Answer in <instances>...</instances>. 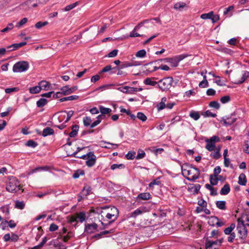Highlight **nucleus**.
Instances as JSON below:
<instances>
[{
	"label": "nucleus",
	"mask_w": 249,
	"mask_h": 249,
	"mask_svg": "<svg viewBox=\"0 0 249 249\" xmlns=\"http://www.w3.org/2000/svg\"><path fill=\"white\" fill-rule=\"evenodd\" d=\"M190 116L193 118L196 121L200 118L199 114L196 111H192L190 113Z\"/></svg>",
	"instance_id": "nucleus-44"
},
{
	"label": "nucleus",
	"mask_w": 249,
	"mask_h": 249,
	"mask_svg": "<svg viewBox=\"0 0 249 249\" xmlns=\"http://www.w3.org/2000/svg\"><path fill=\"white\" fill-rule=\"evenodd\" d=\"M213 16V11H211L208 13L203 14L200 16V18L203 19H211Z\"/></svg>",
	"instance_id": "nucleus-41"
},
{
	"label": "nucleus",
	"mask_w": 249,
	"mask_h": 249,
	"mask_svg": "<svg viewBox=\"0 0 249 249\" xmlns=\"http://www.w3.org/2000/svg\"><path fill=\"white\" fill-rule=\"evenodd\" d=\"M145 156V153L143 150L139 151L136 157V159L139 160L144 158Z\"/></svg>",
	"instance_id": "nucleus-58"
},
{
	"label": "nucleus",
	"mask_w": 249,
	"mask_h": 249,
	"mask_svg": "<svg viewBox=\"0 0 249 249\" xmlns=\"http://www.w3.org/2000/svg\"><path fill=\"white\" fill-rule=\"evenodd\" d=\"M218 245V241L217 240L213 241L209 240L208 239H207L206 240L205 243V247L206 249H209L210 248H212L213 245Z\"/></svg>",
	"instance_id": "nucleus-25"
},
{
	"label": "nucleus",
	"mask_w": 249,
	"mask_h": 249,
	"mask_svg": "<svg viewBox=\"0 0 249 249\" xmlns=\"http://www.w3.org/2000/svg\"><path fill=\"white\" fill-rule=\"evenodd\" d=\"M14 27V25L13 23H9L7 27L3 29L2 30H1V32L2 33H5L7 32L10 30H11Z\"/></svg>",
	"instance_id": "nucleus-53"
},
{
	"label": "nucleus",
	"mask_w": 249,
	"mask_h": 249,
	"mask_svg": "<svg viewBox=\"0 0 249 249\" xmlns=\"http://www.w3.org/2000/svg\"><path fill=\"white\" fill-rule=\"evenodd\" d=\"M118 50L114 49L109 53L107 54V56L108 57H114L116 56L118 54Z\"/></svg>",
	"instance_id": "nucleus-62"
},
{
	"label": "nucleus",
	"mask_w": 249,
	"mask_h": 249,
	"mask_svg": "<svg viewBox=\"0 0 249 249\" xmlns=\"http://www.w3.org/2000/svg\"><path fill=\"white\" fill-rule=\"evenodd\" d=\"M244 145H245V148L243 150L244 152L247 154H249V141H245Z\"/></svg>",
	"instance_id": "nucleus-64"
},
{
	"label": "nucleus",
	"mask_w": 249,
	"mask_h": 249,
	"mask_svg": "<svg viewBox=\"0 0 249 249\" xmlns=\"http://www.w3.org/2000/svg\"><path fill=\"white\" fill-rule=\"evenodd\" d=\"M235 227V225L234 223H231L230 226L227 228H226L224 230V232L226 235H229V234L232 233V231L234 229Z\"/></svg>",
	"instance_id": "nucleus-31"
},
{
	"label": "nucleus",
	"mask_w": 249,
	"mask_h": 249,
	"mask_svg": "<svg viewBox=\"0 0 249 249\" xmlns=\"http://www.w3.org/2000/svg\"><path fill=\"white\" fill-rule=\"evenodd\" d=\"M19 182L15 177L10 178L6 185V190L11 193H16L21 189Z\"/></svg>",
	"instance_id": "nucleus-2"
},
{
	"label": "nucleus",
	"mask_w": 249,
	"mask_h": 249,
	"mask_svg": "<svg viewBox=\"0 0 249 249\" xmlns=\"http://www.w3.org/2000/svg\"><path fill=\"white\" fill-rule=\"evenodd\" d=\"M238 224L237 226V229H239V228H242L243 230V235L241 236V239H245L247 235V230L246 229L245 224L244 221L240 218H238L237 220Z\"/></svg>",
	"instance_id": "nucleus-10"
},
{
	"label": "nucleus",
	"mask_w": 249,
	"mask_h": 249,
	"mask_svg": "<svg viewBox=\"0 0 249 249\" xmlns=\"http://www.w3.org/2000/svg\"><path fill=\"white\" fill-rule=\"evenodd\" d=\"M79 98V96L77 95H71L68 97H63L60 99L59 101L60 102H63L67 101H71L77 100Z\"/></svg>",
	"instance_id": "nucleus-28"
},
{
	"label": "nucleus",
	"mask_w": 249,
	"mask_h": 249,
	"mask_svg": "<svg viewBox=\"0 0 249 249\" xmlns=\"http://www.w3.org/2000/svg\"><path fill=\"white\" fill-rule=\"evenodd\" d=\"M25 207V203L23 201H20L18 200H16L15 201V208L22 210Z\"/></svg>",
	"instance_id": "nucleus-37"
},
{
	"label": "nucleus",
	"mask_w": 249,
	"mask_h": 249,
	"mask_svg": "<svg viewBox=\"0 0 249 249\" xmlns=\"http://www.w3.org/2000/svg\"><path fill=\"white\" fill-rule=\"evenodd\" d=\"M27 44L26 42H22L19 43H14L7 47L8 49H10L9 51L16 50L20 47H21Z\"/></svg>",
	"instance_id": "nucleus-12"
},
{
	"label": "nucleus",
	"mask_w": 249,
	"mask_h": 249,
	"mask_svg": "<svg viewBox=\"0 0 249 249\" xmlns=\"http://www.w3.org/2000/svg\"><path fill=\"white\" fill-rule=\"evenodd\" d=\"M229 236L228 238V241L230 243H232L236 237L235 233L232 232V233L229 234Z\"/></svg>",
	"instance_id": "nucleus-59"
},
{
	"label": "nucleus",
	"mask_w": 249,
	"mask_h": 249,
	"mask_svg": "<svg viewBox=\"0 0 249 249\" xmlns=\"http://www.w3.org/2000/svg\"><path fill=\"white\" fill-rule=\"evenodd\" d=\"M249 77V72L247 71H245L244 73L242 75L241 79L240 80H239L236 84H242L247 78Z\"/></svg>",
	"instance_id": "nucleus-33"
},
{
	"label": "nucleus",
	"mask_w": 249,
	"mask_h": 249,
	"mask_svg": "<svg viewBox=\"0 0 249 249\" xmlns=\"http://www.w3.org/2000/svg\"><path fill=\"white\" fill-rule=\"evenodd\" d=\"M211 156L213 159L217 160L221 157V155L219 151H215L213 153H212Z\"/></svg>",
	"instance_id": "nucleus-54"
},
{
	"label": "nucleus",
	"mask_w": 249,
	"mask_h": 249,
	"mask_svg": "<svg viewBox=\"0 0 249 249\" xmlns=\"http://www.w3.org/2000/svg\"><path fill=\"white\" fill-rule=\"evenodd\" d=\"M78 4H79V2L76 1L75 3L68 5L67 6H66L65 8H64V11H69L72 9L74 7H75L76 6H77L78 5Z\"/></svg>",
	"instance_id": "nucleus-42"
},
{
	"label": "nucleus",
	"mask_w": 249,
	"mask_h": 249,
	"mask_svg": "<svg viewBox=\"0 0 249 249\" xmlns=\"http://www.w3.org/2000/svg\"><path fill=\"white\" fill-rule=\"evenodd\" d=\"M91 187L89 185H86L83 187L81 194H82L83 196L86 197L91 193Z\"/></svg>",
	"instance_id": "nucleus-18"
},
{
	"label": "nucleus",
	"mask_w": 249,
	"mask_h": 249,
	"mask_svg": "<svg viewBox=\"0 0 249 249\" xmlns=\"http://www.w3.org/2000/svg\"><path fill=\"white\" fill-rule=\"evenodd\" d=\"M205 142L207 143L206 149L209 151H212L215 148V143L220 142V138L217 136H213L210 139H207Z\"/></svg>",
	"instance_id": "nucleus-4"
},
{
	"label": "nucleus",
	"mask_w": 249,
	"mask_h": 249,
	"mask_svg": "<svg viewBox=\"0 0 249 249\" xmlns=\"http://www.w3.org/2000/svg\"><path fill=\"white\" fill-rule=\"evenodd\" d=\"M234 116L235 115L231 114L230 116L223 117L222 118L221 122H223V124L226 126L231 125L236 121V118Z\"/></svg>",
	"instance_id": "nucleus-7"
},
{
	"label": "nucleus",
	"mask_w": 249,
	"mask_h": 249,
	"mask_svg": "<svg viewBox=\"0 0 249 249\" xmlns=\"http://www.w3.org/2000/svg\"><path fill=\"white\" fill-rule=\"evenodd\" d=\"M119 67L118 66L114 67L113 68L111 67V65H107L106 67H105L100 72L99 74H101L103 72H106L109 71L111 70H119Z\"/></svg>",
	"instance_id": "nucleus-22"
},
{
	"label": "nucleus",
	"mask_w": 249,
	"mask_h": 249,
	"mask_svg": "<svg viewBox=\"0 0 249 249\" xmlns=\"http://www.w3.org/2000/svg\"><path fill=\"white\" fill-rule=\"evenodd\" d=\"M38 145L37 143L32 140L28 141L26 143V145L33 148L36 147Z\"/></svg>",
	"instance_id": "nucleus-45"
},
{
	"label": "nucleus",
	"mask_w": 249,
	"mask_h": 249,
	"mask_svg": "<svg viewBox=\"0 0 249 249\" xmlns=\"http://www.w3.org/2000/svg\"><path fill=\"white\" fill-rule=\"evenodd\" d=\"M219 180H220V178H215L213 175L210 176V182L212 185H217Z\"/></svg>",
	"instance_id": "nucleus-38"
},
{
	"label": "nucleus",
	"mask_w": 249,
	"mask_h": 249,
	"mask_svg": "<svg viewBox=\"0 0 249 249\" xmlns=\"http://www.w3.org/2000/svg\"><path fill=\"white\" fill-rule=\"evenodd\" d=\"M111 211L114 212L116 214L108 213H107L106 217L107 219H111L112 217H114V219L112 220L109 221L107 224H104L103 222H101L102 225L104 227V228H106L107 226L110 225L117 218L119 215L118 210L116 207H114L111 209Z\"/></svg>",
	"instance_id": "nucleus-6"
},
{
	"label": "nucleus",
	"mask_w": 249,
	"mask_h": 249,
	"mask_svg": "<svg viewBox=\"0 0 249 249\" xmlns=\"http://www.w3.org/2000/svg\"><path fill=\"white\" fill-rule=\"evenodd\" d=\"M38 85L39 86V87L41 88V90L43 89L45 90H47L49 89L51 84L46 81H41L40 82L38 83Z\"/></svg>",
	"instance_id": "nucleus-23"
},
{
	"label": "nucleus",
	"mask_w": 249,
	"mask_h": 249,
	"mask_svg": "<svg viewBox=\"0 0 249 249\" xmlns=\"http://www.w3.org/2000/svg\"><path fill=\"white\" fill-rule=\"evenodd\" d=\"M19 90V89L18 87L9 88L5 89V93L8 94L13 92H17Z\"/></svg>",
	"instance_id": "nucleus-46"
},
{
	"label": "nucleus",
	"mask_w": 249,
	"mask_h": 249,
	"mask_svg": "<svg viewBox=\"0 0 249 249\" xmlns=\"http://www.w3.org/2000/svg\"><path fill=\"white\" fill-rule=\"evenodd\" d=\"M155 77L146 78L144 80L143 83H144V84H145L146 85H150V86H155L158 83V82H157L156 81H154L152 80V79H155Z\"/></svg>",
	"instance_id": "nucleus-27"
},
{
	"label": "nucleus",
	"mask_w": 249,
	"mask_h": 249,
	"mask_svg": "<svg viewBox=\"0 0 249 249\" xmlns=\"http://www.w3.org/2000/svg\"><path fill=\"white\" fill-rule=\"evenodd\" d=\"M187 54H182L178 55L175 56L173 57V60L175 62V65H174L175 67H177L178 65V63L188 56Z\"/></svg>",
	"instance_id": "nucleus-13"
},
{
	"label": "nucleus",
	"mask_w": 249,
	"mask_h": 249,
	"mask_svg": "<svg viewBox=\"0 0 249 249\" xmlns=\"http://www.w3.org/2000/svg\"><path fill=\"white\" fill-rule=\"evenodd\" d=\"M47 103V99L45 98H40L36 102V106L38 107H44Z\"/></svg>",
	"instance_id": "nucleus-36"
},
{
	"label": "nucleus",
	"mask_w": 249,
	"mask_h": 249,
	"mask_svg": "<svg viewBox=\"0 0 249 249\" xmlns=\"http://www.w3.org/2000/svg\"><path fill=\"white\" fill-rule=\"evenodd\" d=\"M181 171L184 177L185 175L191 176V177H186V178L192 181L197 179L200 175V171L198 168L187 163H184L181 166Z\"/></svg>",
	"instance_id": "nucleus-1"
},
{
	"label": "nucleus",
	"mask_w": 249,
	"mask_h": 249,
	"mask_svg": "<svg viewBox=\"0 0 249 249\" xmlns=\"http://www.w3.org/2000/svg\"><path fill=\"white\" fill-rule=\"evenodd\" d=\"M230 185L228 183H226L221 188L220 193L221 195H227L230 193Z\"/></svg>",
	"instance_id": "nucleus-19"
},
{
	"label": "nucleus",
	"mask_w": 249,
	"mask_h": 249,
	"mask_svg": "<svg viewBox=\"0 0 249 249\" xmlns=\"http://www.w3.org/2000/svg\"><path fill=\"white\" fill-rule=\"evenodd\" d=\"M72 131L69 133L70 137H75L77 134L79 129V126L77 124L73 125L71 126Z\"/></svg>",
	"instance_id": "nucleus-21"
},
{
	"label": "nucleus",
	"mask_w": 249,
	"mask_h": 249,
	"mask_svg": "<svg viewBox=\"0 0 249 249\" xmlns=\"http://www.w3.org/2000/svg\"><path fill=\"white\" fill-rule=\"evenodd\" d=\"M186 6L185 3L183 2H177L174 4V8L177 10L181 11Z\"/></svg>",
	"instance_id": "nucleus-30"
},
{
	"label": "nucleus",
	"mask_w": 249,
	"mask_h": 249,
	"mask_svg": "<svg viewBox=\"0 0 249 249\" xmlns=\"http://www.w3.org/2000/svg\"><path fill=\"white\" fill-rule=\"evenodd\" d=\"M220 102L223 104H226L230 101V97L228 95L222 97L220 99Z\"/></svg>",
	"instance_id": "nucleus-60"
},
{
	"label": "nucleus",
	"mask_w": 249,
	"mask_h": 249,
	"mask_svg": "<svg viewBox=\"0 0 249 249\" xmlns=\"http://www.w3.org/2000/svg\"><path fill=\"white\" fill-rule=\"evenodd\" d=\"M221 169L220 166H217L213 170V176L214 177L216 178L217 177L219 174L221 172Z\"/></svg>",
	"instance_id": "nucleus-56"
},
{
	"label": "nucleus",
	"mask_w": 249,
	"mask_h": 249,
	"mask_svg": "<svg viewBox=\"0 0 249 249\" xmlns=\"http://www.w3.org/2000/svg\"><path fill=\"white\" fill-rule=\"evenodd\" d=\"M151 198V195L149 193H142L139 194L137 197V200L141 199L143 200H147Z\"/></svg>",
	"instance_id": "nucleus-16"
},
{
	"label": "nucleus",
	"mask_w": 249,
	"mask_h": 249,
	"mask_svg": "<svg viewBox=\"0 0 249 249\" xmlns=\"http://www.w3.org/2000/svg\"><path fill=\"white\" fill-rule=\"evenodd\" d=\"M92 120L90 117L86 116L83 118V124L85 126H90Z\"/></svg>",
	"instance_id": "nucleus-39"
},
{
	"label": "nucleus",
	"mask_w": 249,
	"mask_h": 249,
	"mask_svg": "<svg viewBox=\"0 0 249 249\" xmlns=\"http://www.w3.org/2000/svg\"><path fill=\"white\" fill-rule=\"evenodd\" d=\"M199 87L201 88H206L209 86V83L207 80H203L200 82L199 84Z\"/></svg>",
	"instance_id": "nucleus-63"
},
{
	"label": "nucleus",
	"mask_w": 249,
	"mask_h": 249,
	"mask_svg": "<svg viewBox=\"0 0 249 249\" xmlns=\"http://www.w3.org/2000/svg\"><path fill=\"white\" fill-rule=\"evenodd\" d=\"M137 118L141 120L142 122H144L147 120L146 115L141 112H139L137 113Z\"/></svg>",
	"instance_id": "nucleus-43"
},
{
	"label": "nucleus",
	"mask_w": 249,
	"mask_h": 249,
	"mask_svg": "<svg viewBox=\"0 0 249 249\" xmlns=\"http://www.w3.org/2000/svg\"><path fill=\"white\" fill-rule=\"evenodd\" d=\"M50 167L48 166H40V167H37L35 168V169H33L30 173L33 174L34 173L38 172V171H48L50 169Z\"/></svg>",
	"instance_id": "nucleus-29"
},
{
	"label": "nucleus",
	"mask_w": 249,
	"mask_h": 249,
	"mask_svg": "<svg viewBox=\"0 0 249 249\" xmlns=\"http://www.w3.org/2000/svg\"><path fill=\"white\" fill-rule=\"evenodd\" d=\"M136 152L134 151H129L125 155V157L127 160H133L135 158Z\"/></svg>",
	"instance_id": "nucleus-52"
},
{
	"label": "nucleus",
	"mask_w": 249,
	"mask_h": 249,
	"mask_svg": "<svg viewBox=\"0 0 249 249\" xmlns=\"http://www.w3.org/2000/svg\"><path fill=\"white\" fill-rule=\"evenodd\" d=\"M85 172L83 170H78L75 171L72 175V177L74 178H78L80 175H84Z\"/></svg>",
	"instance_id": "nucleus-40"
},
{
	"label": "nucleus",
	"mask_w": 249,
	"mask_h": 249,
	"mask_svg": "<svg viewBox=\"0 0 249 249\" xmlns=\"http://www.w3.org/2000/svg\"><path fill=\"white\" fill-rule=\"evenodd\" d=\"M247 182V180L246 175L243 173L241 174L238 178V184L242 186H245L246 185Z\"/></svg>",
	"instance_id": "nucleus-20"
},
{
	"label": "nucleus",
	"mask_w": 249,
	"mask_h": 249,
	"mask_svg": "<svg viewBox=\"0 0 249 249\" xmlns=\"http://www.w3.org/2000/svg\"><path fill=\"white\" fill-rule=\"evenodd\" d=\"M124 165L123 164H113L111 165L110 169L112 170H114L116 169H123L124 168Z\"/></svg>",
	"instance_id": "nucleus-51"
},
{
	"label": "nucleus",
	"mask_w": 249,
	"mask_h": 249,
	"mask_svg": "<svg viewBox=\"0 0 249 249\" xmlns=\"http://www.w3.org/2000/svg\"><path fill=\"white\" fill-rule=\"evenodd\" d=\"M29 68V64L26 61H19L16 63L13 67V71L15 72L26 71Z\"/></svg>",
	"instance_id": "nucleus-5"
},
{
	"label": "nucleus",
	"mask_w": 249,
	"mask_h": 249,
	"mask_svg": "<svg viewBox=\"0 0 249 249\" xmlns=\"http://www.w3.org/2000/svg\"><path fill=\"white\" fill-rule=\"evenodd\" d=\"M54 133V130L53 128L50 127H47L43 129L41 135L44 137H45L49 135H53Z\"/></svg>",
	"instance_id": "nucleus-17"
},
{
	"label": "nucleus",
	"mask_w": 249,
	"mask_h": 249,
	"mask_svg": "<svg viewBox=\"0 0 249 249\" xmlns=\"http://www.w3.org/2000/svg\"><path fill=\"white\" fill-rule=\"evenodd\" d=\"M201 186L200 184H196L194 185L193 187L188 188V191L193 192L194 194H198Z\"/></svg>",
	"instance_id": "nucleus-26"
},
{
	"label": "nucleus",
	"mask_w": 249,
	"mask_h": 249,
	"mask_svg": "<svg viewBox=\"0 0 249 249\" xmlns=\"http://www.w3.org/2000/svg\"><path fill=\"white\" fill-rule=\"evenodd\" d=\"M98 225L97 224L94 223L92 224H85V231L88 233H92L96 231H98L97 230Z\"/></svg>",
	"instance_id": "nucleus-8"
},
{
	"label": "nucleus",
	"mask_w": 249,
	"mask_h": 249,
	"mask_svg": "<svg viewBox=\"0 0 249 249\" xmlns=\"http://www.w3.org/2000/svg\"><path fill=\"white\" fill-rule=\"evenodd\" d=\"M62 112L66 113L67 114L66 120L65 121V123H67L69 121V120L71 119V117L72 116V115L74 114V111L73 110H71L68 112H67L66 110L63 111Z\"/></svg>",
	"instance_id": "nucleus-47"
},
{
	"label": "nucleus",
	"mask_w": 249,
	"mask_h": 249,
	"mask_svg": "<svg viewBox=\"0 0 249 249\" xmlns=\"http://www.w3.org/2000/svg\"><path fill=\"white\" fill-rule=\"evenodd\" d=\"M173 82L172 77H164L158 82V87L162 91L167 90L171 88Z\"/></svg>",
	"instance_id": "nucleus-3"
},
{
	"label": "nucleus",
	"mask_w": 249,
	"mask_h": 249,
	"mask_svg": "<svg viewBox=\"0 0 249 249\" xmlns=\"http://www.w3.org/2000/svg\"><path fill=\"white\" fill-rule=\"evenodd\" d=\"M27 21H28L27 18H23L22 19H21V20L19 22H18L17 23L16 27H20L22 26V25L25 24L27 22Z\"/></svg>",
	"instance_id": "nucleus-61"
},
{
	"label": "nucleus",
	"mask_w": 249,
	"mask_h": 249,
	"mask_svg": "<svg viewBox=\"0 0 249 249\" xmlns=\"http://www.w3.org/2000/svg\"><path fill=\"white\" fill-rule=\"evenodd\" d=\"M41 90V88L39 85L36 86L31 87L29 89L30 92L32 94H36L39 93Z\"/></svg>",
	"instance_id": "nucleus-35"
},
{
	"label": "nucleus",
	"mask_w": 249,
	"mask_h": 249,
	"mask_svg": "<svg viewBox=\"0 0 249 249\" xmlns=\"http://www.w3.org/2000/svg\"><path fill=\"white\" fill-rule=\"evenodd\" d=\"M146 52L145 50H141L137 52L136 56L138 57L142 58L146 55Z\"/></svg>",
	"instance_id": "nucleus-48"
},
{
	"label": "nucleus",
	"mask_w": 249,
	"mask_h": 249,
	"mask_svg": "<svg viewBox=\"0 0 249 249\" xmlns=\"http://www.w3.org/2000/svg\"><path fill=\"white\" fill-rule=\"evenodd\" d=\"M77 219H78L80 223H83L86 219V213L84 212H80L76 213Z\"/></svg>",
	"instance_id": "nucleus-24"
},
{
	"label": "nucleus",
	"mask_w": 249,
	"mask_h": 249,
	"mask_svg": "<svg viewBox=\"0 0 249 249\" xmlns=\"http://www.w3.org/2000/svg\"><path fill=\"white\" fill-rule=\"evenodd\" d=\"M209 106L211 107L218 109L220 108V105L218 102L213 101L210 103Z\"/></svg>",
	"instance_id": "nucleus-49"
},
{
	"label": "nucleus",
	"mask_w": 249,
	"mask_h": 249,
	"mask_svg": "<svg viewBox=\"0 0 249 249\" xmlns=\"http://www.w3.org/2000/svg\"><path fill=\"white\" fill-rule=\"evenodd\" d=\"M226 201L224 200L217 201L216 202V206L220 210H225L226 209Z\"/></svg>",
	"instance_id": "nucleus-32"
},
{
	"label": "nucleus",
	"mask_w": 249,
	"mask_h": 249,
	"mask_svg": "<svg viewBox=\"0 0 249 249\" xmlns=\"http://www.w3.org/2000/svg\"><path fill=\"white\" fill-rule=\"evenodd\" d=\"M78 89L77 86H73L71 88H69V86H65L63 87L61 89V90L62 91V93H63V95H69Z\"/></svg>",
	"instance_id": "nucleus-11"
},
{
	"label": "nucleus",
	"mask_w": 249,
	"mask_h": 249,
	"mask_svg": "<svg viewBox=\"0 0 249 249\" xmlns=\"http://www.w3.org/2000/svg\"><path fill=\"white\" fill-rule=\"evenodd\" d=\"M96 161V156L94 155L93 152H91L90 154L87 159L86 161V165L89 167L94 166Z\"/></svg>",
	"instance_id": "nucleus-9"
},
{
	"label": "nucleus",
	"mask_w": 249,
	"mask_h": 249,
	"mask_svg": "<svg viewBox=\"0 0 249 249\" xmlns=\"http://www.w3.org/2000/svg\"><path fill=\"white\" fill-rule=\"evenodd\" d=\"M100 112L105 115V114H109L111 112V109L109 108H107L103 106L99 107Z\"/></svg>",
	"instance_id": "nucleus-34"
},
{
	"label": "nucleus",
	"mask_w": 249,
	"mask_h": 249,
	"mask_svg": "<svg viewBox=\"0 0 249 249\" xmlns=\"http://www.w3.org/2000/svg\"><path fill=\"white\" fill-rule=\"evenodd\" d=\"M145 208L144 207H141L136 210H135L134 212L130 213V217L135 218L138 215L142 214L143 212H145L144 210Z\"/></svg>",
	"instance_id": "nucleus-15"
},
{
	"label": "nucleus",
	"mask_w": 249,
	"mask_h": 249,
	"mask_svg": "<svg viewBox=\"0 0 249 249\" xmlns=\"http://www.w3.org/2000/svg\"><path fill=\"white\" fill-rule=\"evenodd\" d=\"M48 24V21H44V22L39 21V22H37L35 24V27L37 29H40L42 27L47 25Z\"/></svg>",
	"instance_id": "nucleus-50"
},
{
	"label": "nucleus",
	"mask_w": 249,
	"mask_h": 249,
	"mask_svg": "<svg viewBox=\"0 0 249 249\" xmlns=\"http://www.w3.org/2000/svg\"><path fill=\"white\" fill-rule=\"evenodd\" d=\"M69 222L71 223L75 222V224L74 225V226L75 227H76L77 226L78 221L76 215L71 216L70 217V219L69 220Z\"/></svg>",
	"instance_id": "nucleus-55"
},
{
	"label": "nucleus",
	"mask_w": 249,
	"mask_h": 249,
	"mask_svg": "<svg viewBox=\"0 0 249 249\" xmlns=\"http://www.w3.org/2000/svg\"><path fill=\"white\" fill-rule=\"evenodd\" d=\"M38 3L39 2L37 0H28L23 5H27L29 9H31L36 7Z\"/></svg>",
	"instance_id": "nucleus-14"
},
{
	"label": "nucleus",
	"mask_w": 249,
	"mask_h": 249,
	"mask_svg": "<svg viewBox=\"0 0 249 249\" xmlns=\"http://www.w3.org/2000/svg\"><path fill=\"white\" fill-rule=\"evenodd\" d=\"M161 183L160 181L158 178L153 180L149 184V187L151 188L154 185H159Z\"/></svg>",
	"instance_id": "nucleus-57"
}]
</instances>
